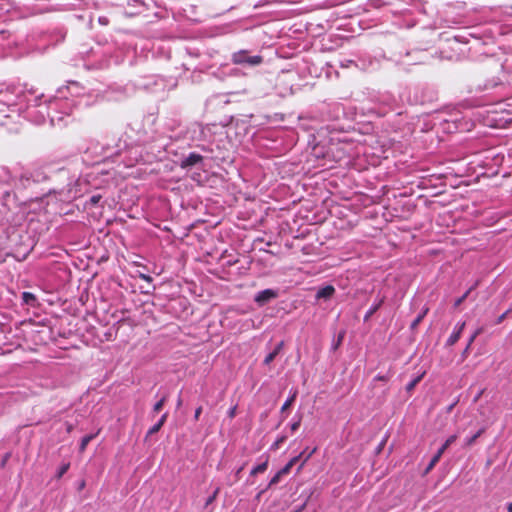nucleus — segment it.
<instances>
[{
	"mask_svg": "<svg viewBox=\"0 0 512 512\" xmlns=\"http://www.w3.org/2000/svg\"><path fill=\"white\" fill-rule=\"evenodd\" d=\"M315 452V449H313L306 457L305 459L303 460V462L301 463V465L299 466L298 470H300L304 464L308 461V459L312 456V454Z\"/></svg>",
	"mask_w": 512,
	"mask_h": 512,
	"instance_id": "28",
	"label": "nucleus"
},
{
	"mask_svg": "<svg viewBox=\"0 0 512 512\" xmlns=\"http://www.w3.org/2000/svg\"><path fill=\"white\" fill-rule=\"evenodd\" d=\"M80 184V180H77L74 184V187H70L67 191V195L62 200L70 201L75 199L81 195V190L77 189V186Z\"/></svg>",
	"mask_w": 512,
	"mask_h": 512,
	"instance_id": "11",
	"label": "nucleus"
},
{
	"mask_svg": "<svg viewBox=\"0 0 512 512\" xmlns=\"http://www.w3.org/2000/svg\"><path fill=\"white\" fill-rule=\"evenodd\" d=\"M296 395H297V392L294 391V393L291 395V397H289L285 402L284 404L282 405L281 407V410L284 411L286 410L292 403L293 401L295 400L296 398Z\"/></svg>",
	"mask_w": 512,
	"mask_h": 512,
	"instance_id": "21",
	"label": "nucleus"
},
{
	"mask_svg": "<svg viewBox=\"0 0 512 512\" xmlns=\"http://www.w3.org/2000/svg\"><path fill=\"white\" fill-rule=\"evenodd\" d=\"M268 467V460L266 459L264 462L258 464L257 466L253 467L250 475H256L258 473H263L267 470Z\"/></svg>",
	"mask_w": 512,
	"mask_h": 512,
	"instance_id": "16",
	"label": "nucleus"
},
{
	"mask_svg": "<svg viewBox=\"0 0 512 512\" xmlns=\"http://www.w3.org/2000/svg\"><path fill=\"white\" fill-rule=\"evenodd\" d=\"M166 399H167L166 396H163L158 402H156L153 406V411L159 412L163 408V406L166 402Z\"/></svg>",
	"mask_w": 512,
	"mask_h": 512,
	"instance_id": "22",
	"label": "nucleus"
},
{
	"mask_svg": "<svg viewBox=\"0 0 512 512\" xmlns=\"http://www.w3.org/2000/svg\"><path fill=\"white\" fill-rule=\"evenodd\" d=\"M465 326V322H459L455 325L453 332L446 341L447 346H453L459 340Z\"/></svg>",
	"mask_w": 512,
	"mask_h": 512,
	"instance_id": "6",
	"label": "nucleus"
},
{
	"mask_svg": "<svg viewBox=\"0 0 512 512\" xmlns=\"http://www.w3.org/2000/svg\"><path fill=\"white\" fill-rule=\"evenodd\" d=\"M140 278L147 281V282H151L152 281V278L149 276V275H146V274H140Z\"/></svg>",
	"mask_w": 512,
	"mask_h": 512,
	"instance_id": "32",
	"label": "nucleus"
},
{
	"mask_svg": "<svg viewBox=\"0 0 512 512\" xmlns=\"http://www.w3.org/2000/svg\"><path fill=\"white\" fill-rule=\"evenodd\" d=\"M421 379V376L419 377H416L414 378L412 381H410L407 386H406V389L407 391H411L412 389H414V387L418 384V382L420 381Z\"/></svg>",
	"mask_w": 512,
	"mask_h": 512,
	"instance_id": "25",
	"label": "nucleus"
},
{
	"mask_svg": "<svg viewBox=\"0 0 512 512\" xmlns=\"http://www.w3.org/2000/svg\"><path fill=\"white\" fill-rule=\"evenodd\" d=\"M232 61L238 65L258 66L263 62L260 55H249L247 51L240 50L232 55Z\"/></svg>",
	"mask_w": 512,
	"mask_h": 512,
	"instance_id": "3",
	"label": "nucleus"
},
{
	"mask_svg": "<svg viewBox=\"0 0 512 512\" xmlns=\"http://www.w3.org/2000/svg\"><path fill=\"white\" fill-rule=\"evenodd\" d=\"M335 292V288L332 285H327L325 287L320 288L317 293L316 297L318 299H329L332 297V295Z\"/></svg>",
	"mask_w": 512,
	"mask_h": 512,
	"instance_id": "9",
	"label": "nucleus"
},
{
	"mask_svg": "<svg viewBox=\"0 0 512 512\" xmlns=\"http://www.w3.org/2000/svg\"><path fill=\"white\" fill-rule=\"evenodd\" d=\"M214 497H215V495H214V496H212V497H210V498L208 499L207 503L209 504L210 502H212V501H213V499H214Z\"/></svg>",
	"mask_w": 512,
	"mask_h": 512,
	"instance_id": "39",
	"label": "nucleus"
},
{
	"mask_svg": "<svg viewBox=\"0 0 512 512\" xmlns=\"http://www.w3.org/2000/svg\"><path fill=\"white\" fill-rule=\"evenodd\" d=\"M457 439V436L456 435H451L450 437H448L446 439V441L444 442V444L438 449L437 453L432 457L430 463L428 464L427 466V471L431 470L437 463L438 461L440 460V458L442 457L443 453L445 452V450L452 444L455 442V440Z\"/></svg>",
	"mask_w": 512,
	"mask_h": 512,
	"instance_id": "4",
	"label": "nucleus"
},
{
	"mask_svg": "<svg viewBox=\"0 0 512 512\" xmlns=\"http://www.w3.org/2000/svg\"><path fill=\"white\" fill-rule=\"evenodd\" d=\"M302 456V453L293 457L292 459H290L288 461V463L283 467L281 468V473H285V474H288L290 472V470L292 469V467L298 462V460L301 458Z\"/></svg>",
	"mask_w": 512,
	"mask_h": 512,
	"instance_id": "15",
	"label": "nucleus"
},
{
	"mask_svg": "<svg viewBox=\"0 0 512 512\" xmlns=\"http://www.w3.org/2000/svg\"><path fill=\"white\" fill-rule=\"evenodd\" d=\"M22 301L27 305L35 306L37 299L33 293L23 292L22 293Z\"/></svg>",
	"mask_w": 512,
	"mask_h": 512,
	"instance_id": "14",
	"label": "nucleus"
},
{
	"mask_svg": "<svg viewBox=\"0 0 512 512\" xmlns=\"http://www.w3.org/2000/svg\"><path fill=\"white\" fill-rule=\"evenodd\" d=\"M101 199V195H93L90 199H89V203L93 206V205H96L99 203Z\"/></svg>",
	"mask_w": 512,
	"mask_h": 512,
	"instance_id": "27",
	"label": "nucleus"
},
{
	"mask_svg": "<svg viewBox=\"0 0 512 512\" xmlns=\"http://www.w3.org/2000/svg\"><path fill=\"white\" fill-rule=\"evenodd\" d=\"M235 415H236V406L231 407V408L229 409V411H228V416H229L230 418H234V417H235Z\"/></svg>",
	"mask_w": 512,
	"mask_h": 512,
	"instance_id": "29",
	"label": "nucleus"
},
{
	"mask_svg": "<svg viewBox=\"0 0 512 512\" xmlns=\"http://www.w3.org/2000/svg\"><path fill=\"white\" fill-rule=\"evenodd\" d=\"M483 329L482 328H477L473 333L472 335L470 336L469 340H468V343L463 351V355H466L470 348H471V345L473 344V342L475 341V339L482 333Z\"/></svg>",
	"mask_w": 512,
	"mask_h": 512,
	"instance_id": "12",
	"label": "nucleus"
},
{
	"mask_svg": "<svg viewBox=\"0 0 512 512\" xmlns=\"http://www.w3.org/2000/svg\"><path fill=\"white\" fill-rule=\"evenodd\" d=\"M63 89L66 93V96L68 97V95H70L73 100H75V98L80 97L81 92L83 90V88L80 86V84L75 81L69 82L68 85Z\"/></svg>",
	"mask_w": 512,
	"mask_h": 512,
	"instance_id": "7",
	"label": "nucleus"
},
{
	"mask_svg": "<svg viewBox=\"0 0 512 512\" xmlns=\"http://www.w3.org/2000/svg\"><path fill=\"white\" fill-rule=\"evenodd\" d=\"M506 315H507V312H505L501 316H499L497 323H501L505 319Z\"/></svg>",
	"mask_w": 512,
	"mask_h": 512,
	"instance_id": "34",
	"label": "nucleus"
},
{
	"mask_svg": "<svg viewBox=\"0 0 512 512\" xmlns=\"http://www.w3.org/2000/svg\"><path fill=\"white\" fill-rule=\"evenodd\" d=\"M483 432H484V429L482 428V429L478 430V431H477L474 435H472L471 437L466 438V440H465V445H466V446H471V445L476 441V439H477L478 437H480V436H481V434H482Z\"/></svg>",
	"mask_w": 512,
	"mask_h": 512,
	"instance_id": "19",
	"label": "nucleus"
},
{
	"mask_svg": "<svg viewBox=\"0 0 512 512\" xmlns=\"http://www.w3.org/2000/svg\"><path fill=\"white\" fill-rule=\"evenodd\" d=\"M69 467V463L62 464L58 469L57 477L61 478L68 471Z\"/></svg>",
	"mask_w": 512,
	"mask_h": 512,
	"instance_id": "24",
	"label": "nucleus"
},
{
	"mask_svg": "<svg viewBox=\"0 0 512 512\" xmlns=\"http://www.w3.org/2000/svg\"><path fill=\"white\" fill-rule=\"evenodd\" d=\"M473 287H471L470 289H468L460 298H458L456 301H455V307H458L460 306L464 300L468 297V295L470 294V292L472 291Z\"/></svg>",
	"mask_w": 512,
	"mask_h": 512,
	"instance_id": "23",
	"label": "nucleus"
},
{
	"mask_svg": "<svg viewBox=\"0 0 512 512\" xmlns=\"http://www.w3.org/2000/svg\"><path fill=\"white\" fill-rule=\"evenodd\" d=\"M383 299H381L378 303L372 305L369 310L366 312L364 316V320H368L382 305Z\"/></svg>",
	"mask_w": 512,
	"mask_h": 512,
	"instance_id": "18",
	"label": "nucleus"
},
{
	"mask_svg": "<svg viewBox=\"0 0 512 512\" xmlns=\"http://www.w3.org/2000/svg\"><path fill=\"white\" fill-rule=\"evenodd\" d=\"M201 412H202V407H198V408L195 410V414H194V418H195V420H198V419H199Z\"/></svg>",
	"mask_w": 512,
	"mask_h": 512,
	"instance_id": "31",
	"label": "nucleus"
},
{
	"mask_svg": "<svg viewBox=\"0 0 512 512\" xmlns=\"http://www.w3.org/2000/svg\"><path fill=\"white\" fill-rule=\"evenodd\" d=\"M97 434H98V432L95 434L86 435L81 439V442H80V451L81 452H83L86 449L89 442L92 441L97 436Z\"/></svg>",
	"mask_w": 512,
	"mask_h": 512,
	"instance_id": "17",
	"label": "nucleus"
},
{
	"mask_svg": "<svg viewBox=\"0 0 512 512\" xmlns=\"http://www.w3.org/2000/svg\"><path fill=\"white\" fill-rule=\"evenodd\" d=\"M203 157L197 153H190L186 158L182 160L181 167L188 168L192 167L202 161Z\"/></svg>",
	"mask_w": 512,
	"mask_h": 512,
	"instance_id": "8",
	"label": "nucleus"
},
{
	"mask_svg": "<svg viewBox=\"0 0 512 512\" xmlns=\"http://www.w3.org/2000/svg\"><path fill=\"white\" fill-rule=\"evenodd\" d=\"M283 475H286V474H285V473H281V469H280V470H279V471H278V472H277V473H276V474L271 478V480H270V482H269L268 487H271V486H273V485H276V484L280 481V479H281V477H282Z\"/></svg>",
	"mask_w": 512,
	"mask_h": 512,
	"instance_id": "20",
	"label": "nucleus"
},
{
	"mask_svg": "<svg viewBox=\"0 0 512 512\" xmlns=\"http://www.w3.org/2000/svg\"><path fill=\"white\" fill-rule=\"evenodd\" d=\"M76 105V101L66 96L64 89H58L57 94L47 103L40 100L35 109L34 122L40 124L49 118L51 125L61 126L65 117L69 116Z\"/></svg>",
	"mask_w": 512,
	"mask_h": 512,
	"instance_id": "1",
	"label": "nucleus"
},
{
	"mask_svg": "<svg viewBox=\"0 0 512 512\" xmlns=\"http://www.w3.org/2000/svg\"><path fill=\"white\" fill-rule=\"evenodd\" d=\"M284 440H285V437H281V438H279V439L275 442L274 446H275V447H277V446H278L280 443H282Z\"/></svg>",
	"mask_w": 512,
	"mask_h": 512,
	"instance_id": "35",
	"label": "nucleus"
},
{
	"mask_svg": "<svg viewBox=\"0 0 512 512\" xmlns=\"http://www.w3.org/2000/svg\"><path fill=\"white\" fill-rule=\"evenodd\" d=\"M42 100V95H35L31 91L16 92L13 89L0 91V106H6L8 111L22 115L24 118L33 121L37 103ZM0 112L6 110L0 107Z\"/></svg>",
	"mask_w": 512,
	"mask_h": 512,
	"instance_id": "2",
	"label": "nucleus"
},
{
	"mask_svg": "<svg viewBox=\"0 0 512 512\" xmlns=\"http://www.w3.org/2000/svg\"><path fill=\"white\" fill-rule=\"evenodd\" d=\"M242 469H243V467H240V468L237 470L236 475H239V474L241 473Z\"/></svg>",
	"mask_w": 512,
	"mask_h": 512,
	"instance_id": "38",
	"label": "nucleus"
},
{
	"mask_svg": "<svg viewBox=\"0 0 512 512\" xmlns=\"http://www.w3.org/2000/svg\"><path fill=\"white\" fill-rule=\"evenodd\" d=\"M283 346H284V342L283 341L278 343L275 346L274 350L266 355V357L264 358L263 363L265 365H269L276 358V356L281 352Z\"/></svg>",
	"mask_w": 512,
	"mask_h": 512,
	"instance_id": "10",
	"label": "nucleus"
},
{
	"mask_svg": "<svg viewBox=\"0 0 512 512\" xmlns=\"http://www.w3.org/2000/svg\"><path fill=\"white\" fill-rule=\"evenodd\" d=\"M301 425V417H298L297 420L293 421L291 424H290V429L292 432H295L296 430L299 429Z\"/></svg>",
	"mask_w": 512,
	"mask_h": 512,
	"instance_id": "26",
	"label": "nucleus"
},
{
	"mask_svg": "<svg viewBox=\"0 0 512 512\" xmlns=\"http://www.w3.org/2000/svg\"><path fill=\"white\" fill-rule=\"evenodd\" d=\"M508 512H512V502L507 505Z\"/></svg>",
	"mask_w": 512,
	"mask_h": 512,
	"instance_id": "37",
	"label": "nucleus"
},
{
	"mask_svg": "<svg viewBox=\"0 0 512 512\" xmlns=\"http://www.w3.org/2000/svg\"><path fill=\"white\" fill-rule=\"evenodd\" d=\"M167 419V413H164L161 418L159 419V421L154 424L148 431V435H152L154 433H157L161 427L164 425L165 421Z\"/></svg>",
	"mask_w": 512,
	"mask_h": 512,
	"instance_id": "13",
	"label": "nucleus"
},
{
	"mask_svg": "<svg viewBox=\"0 0 512 512\" xmlns=\"http://www.w3.org/2000/svg\"><path fill=\"white\" fill-rule=\"evenodd\" d=\"M423 318V314L422 315H419L415 320L414 322L412 323V326L415 327L416 325L419 324V322L422 320Z\"/></svg>",
	"mask_w": 512,
	"mask_h": 512,
	"instance_id": "33",
	"label": "nucleus"
},
{
	"mask_svg": "<svg viewBox=\"0 0 512 512\" xmlns=\"http://www.w3.org/2000/svg\"><path fill=\"white\" fill-rule=\"evenodd\" d=\"M98 21H99V23H100V24H102V25H107V24H108V22H109V21H108V18H107V17H105V16H101V17H99V18H98Z\"/></svg>",
	"mask_w": 512,
	"mask_h": 512,
	"instance_id": "30",
	"label": "nucleus"
},
{
	"mask_svg": "<svg viewBox=\"0 0 512 512\" xmlns=\"http://www.w3.org/2000/svg\"><path fill=\"white\" fill-rule=\"evenodd\" d=\"M303 508H304V505H302V506H300V507L296 508V509H295L294 511H292V512H301V511L303 510Z\"/></svg>",
	"mask_w": 512,
	"mask_h": 512,
	"instance_id": "36",
	"label": "nucleus"
},
{
	"mask_svg": "<svg viewBox=\"0 0 512 512\" xmlns=\"http://www.w3.org/2000/svg\"><path fill=\"white\" fill-rule=\"evenodd\" d=\"M277 296H278V292L276 290L265 289V290L259 291L255 295L254 300L258 305L262 306V305L268 303L269 301H271L272 299H275Z\"/></svg>",
	"mask_w": 512,
	"mask_h": 512,
	"instance_id": "5",
	"label": "nucleus"
}]
</instances>
